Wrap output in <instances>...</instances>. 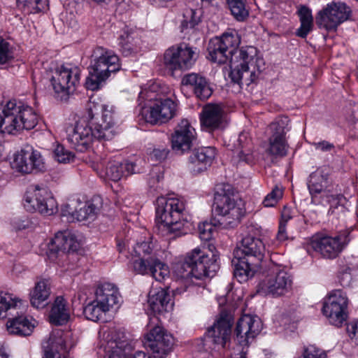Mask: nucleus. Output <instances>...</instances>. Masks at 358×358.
Instances as JSON below:
<instances>
[{"instance_id": "1", "label": "nucleus", "mask_w": 358, "mask_h": 358, "mask_svg": "<svg viewBox=\"0 0 358 358\" xmlns=\"http://www.w3.org/2000/svg\"><path fill=\"white\" fill-rule=\"evenodd\" d=\"M240 43L238 34L231 30L220 37L211 39L208 51L209 58L213 62L220 64L229 62V77L234 83L243 87L249 86L258 79L264 69L265 62L253 46L238 50Z\"/></svg>"}, {"instance_id": "2", "label": "nucleus", "mask_w": 358, "mask_h": 358, "mask_svg": "<svg viewBox=\"0 0 358 358\" xmlns=\"http://www.w3.org/2000/svg\"><path fill=\"white\" fill-rule=\"evenodd\" d=\"M233 189L229 184H220L216 187L214 212L217 216L213 223L204 222L198 226L199 237L203 241H210L214 233V227L224 229L234 228L244 216L245 210L243 202L232 197Z\"/></svg>"}, {"instance_id": "3", "label": "nucleus", "mask_w": 358, "mask_h": 358, "mask_svg": "<svg viewBox=\"0 0 358 358\" xmlns=\"http://www.w3.org/2000/svg\"><path fill=\"white\" fill-rule=\"evenodd\" d=\"M156 205L155 232L169 240L187 233L190 224L182 199L160 196L157 199Z\"/></svg>"}, {"instance_id": "4", "label": "nucleus", "mask_w": 358, "mask_h": 358, "mask_svg": "<svg viewBox=\"0 0 358 358\" xmlns=\"http://www.w3.org/2000/svg\"><path fill=\"white\" fill-rule=\"evenodd\" d=\"M102 119L94 129L85 120L66 128L67 140L79 152L88 149L94 138L99 141L111 140L115 135L114 129L113 108L107 105L101 106Z\"/></svg>"}, {"instance_id": "5", "label": "nucleus", "mask_w": 358, "mask_h": 358, "mask_svg": "<svg viewBox=\"0 0 358 358\" xmlns=\"http://www.w3.org/2000/svg\"><path fill=\"white\" fill-rule=\"evenodd\" d=\"M265 245L262 241L251 236L244 237L234 250L231 263L234 277L241 283L248 281L256 273L264 258Z\"/></svg>"}, {"instance_id": "6", "label": "nucleus", "mask_w": 358, "mask_h": 358, "mask_svg": "<svg viewBox=\"0 0 358 358\" xmlns=\"http://www.w3.org/2000/svg\"><path fill=\"white\" fill-rule=\"evenodd\" d=\"M138 101L141 114L152 124L166 123L176 115V103L171 99H157L152 91L142 90Z\"/></svg>"}, {"instance_id": "7", "label": "nucleus", "mask_w": 358, "mask_h": 358, "mask_svg": "<svg viewBox=\"0 0 358 358\" xmlns=\"http://www.w3.org/2000/svg\"><path fill=\"white\" fill-rule=\"evenodd\" d=\"M120 69V59L117 55L101 47L96 48L92 55L89 76L85 82L86 87L92 91L98 90L101 83L111 73L117 72Z\"/></svg>"}, {"instance_id": "8", "label": "nucleus", "mask_w": 358, "mask_h": 358, "mask_svg": "<svg viewBox=\"0 0 358 358\" xmlns=\"http://www.w3.org/2000/svg\"><path fill=\"white\" fill-rule=\"evenodd\" d=\"M209 258L205 251L198 247L188 252L183 261L177 262L173 268L176 276L185 281V285L194 284V280L210 277Z\"/></svg>"}, {"instance_id": "9", "label": "nucleus", "mask_w": 358, "mask_h": 358, "mask_svg": "<svg viewBox=\"0 0 358 358\" xmlns=\"http://www.w3.org/2000/svg\"><path fill=\"white\" fill-rule=\"evenodd\" d=\"M262 323L259 317L245 314L238 320L234 330L235 341L242 350L234 358H247L248 348L259 334Z\"/></svg>"}, {"instance_id": "10", "label": "nucleus", "mask_w": 358, "mask_h": 358, "mask_svg": "<svg viewBox=\"0 0 358 358\" xmlns=\"http://www.w3.org/2000/svg\"><path fill=\"white\" fill-rule=\"evenodd\" d=\"M24 208L28 211H38L44 215H51L57 210V202L52 192L44 186L33 185L24 196Z\"/></svg>"}, {"instance_id": "11", "label": "nucleus", "mask_w": 358, "mask_h": 358, "mask_svg": "<svg viewBox=\"0 0 358 358\" xmlns=\"http://www.w3.org/2000/svg\"><path fill=\"white\" fill-rule=\"evenodd\" d=\"M348 298L345 292L335 289L330 292L324 302L322 313L329 322L336 327H341L348 317Z\"/></svg>"}, {"instance_id": "12", "label": "nucleus", "mask_w": 358, "mask_h": 358, "mask_svg": "<svg viewBox=\"0 0 358 358\" xmlns=\"http://www.w3.org/2000/svg\"><path fill=\"white\" fill-rule=\"evenodd\" d=\"M351 9L345 3L331 2L318 12L315 22L320 29L335 31L338 25L350 18Z\"/></svg>"}, {"instance_id": "13", "label": "nucleus", "mask_w": 358, "mask_h": 358, "mask_svg": "<svg viewBox=\"0 0 358 358\" xmlns=\"http://www.w3.org/2000/svg\"><path fill=\"white\" fill-rule=\"evenodd\" d=\"M12 167L23 174L38 173L46 169L45 159L41 152L30 146L25 147L15 155Z\"/></svg>"}, {"instance_id": "14", "label": "nucleus", "mask_w": 358, "mask_h": 358, "mask_svg": "<svg viewBox=\"0 0 358 358\" xmlns=\"http://www.w3.org/2000/svg\"><path fill=\"white\" fill-rule=\"evenodd\" d=\"M348 242V236L344 234L331 236L324 234H316L312 237L310 245L323 257L334 259L338 255Z\"/></svg>"}, {"instance_id": "15", "label": "nucleus", "mask_w": 358, "mask_h": 358, "mask_svg": "<svg viewBox=\"0 0 358 358\" xmlns=\"http://www.w3.org/2000/svg\"><path fill=\"white\" fill-rule=\"evenodd\" d=\"M80 69L77 66H62L56 70L50 82L56 94L63 96L73 93L80 83Z\"/></svg>"}, {"instance_id": "16", "label": "nucleus", "mask_w": 358, "mask_h": 358, "mask_svg": "<svg viewBox=\"0 0 358 358\" xmlns=\"http://www.w3.org/2000/svg\"><path fill=\"white\" fill-rule=\"evenodd\" d=\"M173 338L163 327L155 326L145 336L143 345L155 357L162 358L171 350Z\"/></svg>"}, {"instance_id": "17", "label": "nucleus", "mask_w": 358, "mask_h": 358, "mask_svg": "<svg viewBox=\"0 0 358 358\" xmlns=\"http://www.w3.org/2000/svg\"><path fill=\"white\" fill-rule=\"evenodd\" d=\"M79 206L78 208H73L71 204L64 205L61 211L62 217L66 218L68 222L93 221L102 207V199L100 196H94Z\"/></svg>"}, {"instance_id": "18", "label": "nucleus", "mask_w": 358, "mask_h": 358, "mask_svg": "<svg viewBox=\"0 0 358 358\" xmlns=\"http://www.w3.org/2000/svg\"><path fill=\"white\" fill-rule=\"evenodd\" d=\"M195 60V51L185 43L171 47L166 50L164 55V65L171 71L187 69L193 65Z\"/></svg>"}, {"instance_id": "19", "label": "nucleus", "mask_w": 358, "mask_h": 358, "mask_svg": "<svg viewBox=\"0 0 358 358\" xmlns=\"http://www.w3.org/2000/svg\"><path fill=\"white\" fill-rule=\"evenodd\" d=\"M290 275L285 271L271 273L266 275L258 284L257 292L264 296L278 297L287 292V284Z\"/></svg>"}, {"instance_id": "20", "label": "nucleus", "mask_w": 358, "mask_h": 358, "mask_svg": "<svg viewBox=\"0 0 358 358\" xmlns=\"http://www.w3.org/2000/svg\"><path fill=\"white\" fill-rule=\"evenodd\" d=\"M233 322L232 315L227 311H222L213 325L208 328L207 337L215 345L226 348L230 343Z\"/></svg>"}, {"instance_id": "21", "label": "nucleus", "mask_w": 358, "mask_h": 358, "mask_svg": "<svg viewBox=\"0 0 358 358\" xmlns=\"http://www.w3.org/2000/svg\"><path fill=\"white\" fill-rule=\"evenodd\" d=\"M195 139V129L187 120H182L171 134V149L176 154L182 155L191 150Z\"/></svg>"}, {"instance_id": "22", "label": "nucleus", "mask_w": 358, "mask_h": 358, "mask_svg": "<svg viewBox=\"0 0 358 358\" xmlns=\"http://www.w3.org/2000/svg\"><path fill=\"white\" fill-rule=\"evenodd\" d=\"M285 122L281 120L270 124V136L268 138V146L266 151L268 154L275 157H284L289 150V143L285 135L289 129L285 127Z\"/></svg>"}, {"instance_id": "23", "label": "nucleus", "mask_w": 358, "mask_h": 358, "mask_svg": "<svg viewBox=\"0 0 358 358\" xmlns=\"http://www.w3.org/2000/svg\"><path fill=\"white\" fill-rule=\"evenodd\" d=\"M133 270L138 274H150L156 280L162 282L169 276V267L157 257L134 259L131 262Z\"/></svg>"}, {"instance_id": "24", "label": "nucleus", "mask_w": 358, "mask_h": 358, "mask_svg": "<svg viewBox=\"0 0 358 358\" xmlns=\"http://www.w3.org/2000/svg\"><path fill=\"white\" fill-rule=\"evenodd\" d=\"M76 343L73 339L72 334L69 331L57 332L50 336L46 345H44V355L43 358H65L62 355L66 350L72 348Z\"/></svg>"}, {"instance_id": "25", "label": "nucleus", "mask_w": 358, "mask_h": 358, "mask_svg": "<svg viewBox=\"0 0 358 358\" xmlns=\"http://www.w3.org/2000/svg\"><path fill=\"white\" fill-rule=\"evenodd\" d=\"M308 187L312 196V201L315 203H320V199L334 189L327 169L322 167L313 172L309 176Z\"/></svg>"}, {"instance_id": "26", "label": "nucleus", "mask_w": 358, "mask_h": 358, "mask_svg": "<svg viewBox=\"0 0 358 358\" xmlns=\"http://www.w3.org/2000/svg\"><path fill=\"white\" fill-rule=\"evenodd\" d=\"M133 350V345L126 334L120 330L113 332L110 341L106 347V357L122 358L129 355Z\"/></svg>"}, {"instance_id": "27", "label": "nucleus", "mask_w": 358, "mask_h": 358, "mask_svg": "<svg viewBox=\"0 0 358 358\" xmlns=\"http://www.w3.org/2000/svg\"><path fill=\"white\" fill-rule=\"evenodd\" d=\"M78 248V243L72 235L67 232H58L48 245L47 255L48 258L54 261L60 253L76 251Z\"/></svg>"}, {"instance_id": "28", "label": "nucleus", "mask_w": 358, "mask_h": 358, "mask_svg": "<svg viewBox=\"0 0 358 358\" xmlns=\"http://www.w3.org/2000/svg\"><path fill=\"white\" fill-rule=\"evenodd\" d=\"M215 150L212 147H203L194 150L189 157V169L193 174H199L210 166L215 157Z\"/></svg>"}, {"instance_id": "29", "label": "nucleus", "mask_w": 358, "mask_h": 358, "mask_svg": "<svg viewBox=\"0 0 358 358\" xmlns=\"http://www.w3.org/2000/svg\"><path fill=\"white\" fill-rule=\"evenodd\" d=\"M136 168V163L110 161L107 163L104 169L101 171L100 175L101 177L117 182L124 176L138 173L141 171L140 169Z\"/></svg>"}, {"instance_id": "30", "label": "nucleus", "mask_w": 358, "mask_h": 358, "mask_svg": "<svg viewBox=\"0 0 358 358\" xmlns=\"http://www.w3.org/2000/svg\"><path fill=\"white\" fill-rule=\"evenodd\" d=\"M182 84L190 87L195 96L201 100L208 99L213 93L207 79L199 73L185 74L182 78Z\"/></svg>"}, {"instance_id": "31", "label": "nucleus", "mask_w": 358, "mask_h": 358, "mask_svg": "<svg viewBox=\"0 0 358 358\" xmlns=\"http://www.w3.org/2000/svg\"><path fill=\"white\" fill-rule=\"evenodd\" d=\"M222 119V110L218 105L208 104L203 107L201 113V127L208 131L217 129Z\"/></svg>"}, {"instance_id": "32", "label": "nucleus", "mask_w": 358, "mask_h": 358, "mask_svg": "<svg viewBox=\"0 0 358 358\" xmlns=\"http://www.w3.org/2000/svg\"><path fill=\"white\" fill-rule=\"evenodd\" d=\"M172 296L168 290L160 289L154 294H150L148 305L154 313L167 312L173 308Z\"/></svg>"}, {"instance_id": "33", "label": "nucleus", "mask_w": 358, "mask_h": 358, "mask_svg": "<svg viewBox=\"0 0 358 358\" xmlns=\"http://www.w3.org/2000/svg\"><path fill=\"white\" fill-rule=\"evenodd\" d=\"M50 294L48 280L43 279L38 281L29 294L30 303L33 307L43 308L48 304Z\"/></svg>"}, {"instance_id": "34", "label": "nucleus", "mask_w": 358, "mask_h": 358, "mask_svg": "<svg viewBox=\"0 0 358 358\" xmlns=\"http://www.w3.org/2000/svg\"><path fill=\"white\" fill-rule=\"evenodd\" d=\"M50 322L55 325L66 324L70 319V310L63 296L56 297L50 313Z\"/></svg>"}, {"instance_id": "35", "label": "nucleus", "mask_w": 358, "mask_h": 358, "mask_svg": "<svg viewBox=\"0 0 358 358\" xmlns=\"http://www.w3.org/2000/svg\"><path fill=\"white\" fill-rule=\"evenodd\" d=\"M6 328L10 334L27 336L31 334L34 325L25 316L18 315L8 319Z\"/></svg>"}, {"instance_id": "36", "label": "nucleus", "mask_w": 358, "mask_h": 358, "mask_svg": "<svg viewBox=\"0 0 358 358\" xmlns=\"http://www.w3.org/2000/svg\"><path fill=\"white\" fill-rule=\"evenodd\" d=\"M320 199H322L321 203L322 205L324 206L326 203L329 206V213L339 215L340 214L345 213L347 210L345 207L347 203L345 197L334 189Z\"/></svg>"}, {"instance_id": "37", "label": "nucleus", "mask_w": 358, "mask_h": 358, "mask_svg": "<svg viewBox=\"0 0 358 358\" xmlns=\"http://www.w3.org/2000/svg\"><path fill=\"white\" fill-rule=\"evenodd\" d=\"M96 298L100 303L108 304V307L112 308L119 302V293L114 285L106 282L96 289Z\"/></svg>"}, {"instance_id": "38", "label": "nucleus", "mask_w": 358, "mask_h": 358, "mask_svg": "<svg viewBox=\"0 0 358 358\" xmlns=\"http://www.w3.org/2000/svg\"><path fill=\"white\" fill-rule=\"evenodd\" d=\"M236 148L238 162L252 164L254 162V155L252 151L251 140L246 133H241L237 140Z\"/></svg>"}, {"instance_id": "39", "label": "nucleus", "mask_w": 358, "mask_h": 358, "mask_svg": "<svg viewBox=\"0 0 358 358\" xmlns=\"http://www.w3.org/2000/svg\"><path fill=\"white\" fill-rule=\"evenodd\" d=\"M296 14L301 22L300 27L296 31V35L301 38H306L312 30L313 18L311 10L304 5L297 6Z\"/></svg>"}, {"instance_id": "40", "label": "nucleus", "mask_w": 358, "mask_h": 358, "mask_svg": "<svg viewBox=\"0 0 358 358\" xmlns=\"http://www.w3.org/2000/svg\"><path fill=\"white\" fill-rule=\"evenodd\" d=\"M110 308L108 304L101 303L96 298L93 301L89 303L83 310V313L85 317L94 322H97L101 320L103 316L109 311Z\"/></svg>"}, {"instance_id": "41", "label": "nucleus", "mask_w": 358, "mask_h": 358, "mask_svg": "<svg viewBox=\"0 0 358 358\" xmlns=\"http://www.w3.org/2000/svg\"><path fill=\"white\" fill-rule=\"evenodd\" d=\"M17 7L26 13H36L47 7L46 0H16Z\"/></svg>"}, {"instance_id": "42", "label": "nucleus", "mask_w": 358, "mask_h": 358, "mask_svg": "<svg viewBox=\"0 0 358 358\" xmlns=\"http://www.w3.org/2000/svg\"><path fill=\"white\" fill-rule=\"evenodd\" d=\"M245 2L246 0H227L231 14L238 21H243L249 15Z\"/></svg>"}, {"instance_id": "43", "label": "nucleus", "mask_w": 358, "mask_h": 358, "mask_svg": "<svg viewBox=\"0 0 358 358\" xmlns=\"http://www.w3.org/2000/svg\"><path fill=\"white\" fill-rule=\"evenodd\" d=\"M17 303L13 299L11 294L6 292H0V318H5L8 316V312L15 310Z\"/></svg>"}, {"instance_id": "44", "label": "nucleus", "mask_w": 358, "mask_h": 358, "mask_svg": "<svg viewBox=\"0 0 358 358\" xmlns=\"http://www.w3.org/2000/svg\"><path fill=\"white\" fill-rule=\"evenodd\" d=\"M134 33L124 31L120 36V45L123 55L129 56L136 51Z\"/></svg>"}, {"instance_id": "45", "label": "nucleus", "mask_w": 358, "mask_h": 358, "mask_svg": "<svg viewBox=\"0 0 358 358\" xmlns=\"http://www.w3.org/2000/svg\"><path fill=\"white\" fill-rule=\"evenodd\" d=\"M134 250L136 256L132 258L131 262L134 259H142L146 257H157L156 255L152 252V247L148 242L137 243Z\"/></svg>"}, {"instance_id": "46", "label": "nucleus", "mask_w": 358, "mask_h": 358, "mask_svg": "<svg viewBox=\"0 0 358 358\" xmlns=\"http://www.w3.org/2000/svg\"><path fill=\"white\" fill-rule=\"evenodd\" d=\"M283 193L282 187L276 185L268 193L263 200L262 204L264 207H273L278 201L282 198Z\"/></svg>"}, {"instance_id": "47", "label": "nucleus", "mask_w": 358, "mask_h": 358, "mask_svg": "<svg viewBox=\"0 0 358 358\" xmlns=\"http://www.w3.org/2000/svg\"><path fill=\"white\" fill-rule=\"evenodd\" d=\"M53 153L55 159L59 163H69L74 159V155L62 145H57Z\"/></svg>"}, {"instance_id": "48", "label": "nucleus", "mask_w": 358, "mask_h": 358, "mask_svg": "<svg viewBox=\"0 0 358 358\" xmlns=\"http://www.w3.org/2000/svg\"><path fill=\"white\" fill-rule=\"evenodd\" d=\"M290 218L291 215L289 209L285 207L282 213V220L280 222L278 231L276 235L277 239L280 241H285L287 238L286 226Z\"/></svg>"}, {"instance_id": "49", "label": "nucleus", "mask_w": 358, "mask_h": 358, "mask_svg": "<svg viewBox=\"0 0 358 358\" xmlns=\"http://www.w3.org/2000/svg\"><path fill=\"white\" fill-rule=\"evenodd\" d=\"M299 358H327V354L315 346L310 345L303 349L302 355Z\"/></svg>"}, {"instance_id": "50", "label": "nucleus", "mask_w": 358, "mask_h": 358, "mask_svg": "<svg viewBox=\"0 0 358 358\" xmlns=\"http://www.w3.org/2000/svg\"><path fill=\"white\" fill-rule=\"evenodd\" d=\"M13 59V52L9 48V44L0 38V64H4Z\"/></svg>"}, {"instance_id": "51", "label": "nucleus", "mask_w": 358, "mask_h": 358, "mask_svg": "<svg viewBox=\"0 0 358 358\" xmlns=\"http://www.w3.org/2000/svg\"><path fill=\"white\" fill-rule=\"evenodd\" d=\"M198 10L189 9L186 10L184 14V17L185 20L183 23H186L187 27H189L190 28L194 27L200 20V15L198 13ZM184 25V24H182Z\"/></svg>"}, {"instance_id": "52", "label": "nucleus", "mask_w": 358, "mask_h": 358, "mask_svg": "<svg viewBox=\"0 0 358 358\" xmlns=\"http://www.w3.org/2000/svg\"><path fill=\"white\" fill-rule=\"evenodd\" d=\"M169 152L170 150L167 147L160 145L153 149L152 152L150 153V157L161 162L167 158Z\"/></svg>"}, {"instance_id": "53", "label": "nucleus", "mask_w": 358, "mask_h": 358, "mask_svg": "<svg viewBox=\"0 0 358 358\" xmlns=\"http://www.w3.org/2000/svg\"><path fill=\"white\" fill-rule=\"evenodd\" d=\"M339 282L343 287H348L350 285L352 280V275L347 270L341 273L338 277Z\"/></svg>"}, {"instance_id": "54", "label": "nucleus", "mask_w": 358, "mask_h": 358, "mask_svg": "<svg viewBox=\"0 0 358 358\" xmlns=\"http://www.w3.org/2000/svg\"><path fill=\"white\" fill-rule=\"evenodd\" d=\"M315 146L317 150L322 152H329L334 148V145L332 143L325 141L315 143Z\"/></svg>"}, {"instance_id": "55", "label": "nucleus", "mask_w": 358, "mask_h": 358, "mask_svg": "<svg viewBox=\"0 0 358 358\" xmlns=\"http://www.w3.org/2000/svg\"><path fill=\"white\" fill-rule=\"evenodd\" d=\"M348 331L352 338H355L358 341V322L355 324H352L348 327Z\"/></svg>"}, {"instance_id": "56", "label": "nucleus", "mask_w": 358, "mask_h": 358, "mask_svg": "<svg viewBox=\"0 0 358 358\" xmlns=\"http://www.w3.org/2000/svg\"><path fill=\"white\" fill-rule=\"evenodd\" d=\"M132 358H150V356H148L145 352L142 351L136 352Z\"/></svg>"}, {"instance_id": "57", "label": "nucleus", "mask_w": 358, "mask_h": 358, "mask_svg": "<svg viewBox=\"0 0 358 358\" xmlns=\"http://www.w3.org/2000/svg\"><path fill=\"white\" fill-rule=\"evenodd\" d=\"M218 301H219L220 305H222V304L224 303V302H225V299H224V297H220V298L218 299Z\"/></svg>"}, {"instance_id": "58", "label": "nucleus", "mask_w": 358, "mask_h": 358, "mask_svg": "<svg viewBox=\"0 0 358 358\" xmlns=\"http://www.w3.org/2000/svg\"><path fill=\"white\" fill-rule=\"evenodd\" d=\"M117 248H118V250H119L120 252L122 251V244L121 243H119L117 244Z\"/></svg>"}, {"instance_id": "59", "label": "nucleus", "mask_w": 358, "mask_h": 358, "mask_svg": "<svg viewBox=\"0 0 358 358\" xmlns=\"http://www.w3.org/2000/svg\"><path fill=\"white\" fill-rule=\"evenodd\" d=\"M0 358H8L7 355L0 352Z\"/></svg>"}, {"instance_id": "60", "label": "nucleus", "mask_w": 358, "mask_h": 358, "mask_svg": "<svg viewBox=\"0 0 358 358\" xmlns=\"http://www.w3.org/2000/svg\"><path fill=\"white\" fill-rule=\"evenodd\" d=\"M214 262H215V260ZM212 266L213 267V270H215V268L216 267L215 262L212 264Z\"/></svg>"}, {"instance_id": "61", "label": "nucleus", "mask_w": 358, "mask_h": 358, "mask_svg": "<svg viewBox=\"0 0 358 358\" xmlns=\"http://www.w3.org/2000/svg\"><path fill=\"white\" fill-rule=\"evenodd\" d=\"M208 247H209V249H210V250H212V249H211V248H215V247H214L213 245H208Z\"/></svg>"}, {"instance_id": "62", "label": "nucleus", "mask_w": 358, "mask_h": 358, "mask_svg": "<svg viewBox=\"0 0 358 358\" xmlns=\"http://www.w3.org/2000/svg\"><path fill=\"white\" fill-rule=\"evenodd\" d=\"M157 180L158 182L159 181V176H157Z\"/></svg>"}]
</instances>
